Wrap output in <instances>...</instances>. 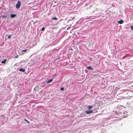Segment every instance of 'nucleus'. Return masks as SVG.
<instances>
[{
	"label": "nucleus",
	"instance_id": "obj_1",
	"mask_svg": "<svg viewBox=\"0 0 133 133\" xmlns=\"http://www.w3.org/2000/svg\"><path fill=\"white\" fill-rule=\"evenodd\" d=\"M21 4V3L20 1H18V2L16 4V8L18 9L19 8L20 6V5Z\"/></svg>",
	"mask_w": 133,
	"mask_h": 133
},
{
	"label": "nucleus",
	"instance_id": "obj_2",
	"mask_svg": "<svg viewBox=\"0 0 133 133\" xmlns=\"http://www.w3.org/2000/svg\"><path fill=\"white\" fill-rule=\"evenodd\" d=\"M85 112L87 114H88L90 113H92L93 112L92 110H89L88 111H85Z\"/></svg>",
	"mask_w": 133,
	"mask_h": 133
},
{
	"label": "nucleus",
	"instance_id": "obj_3",
	"mask_svg": "<svg viewBox=\"0 0 133 133\" xmlns=\"http://www.w3.org/2000/svg\"><path fill=\"white\" fill-rule=\"evenodd\" d=\"M124 22L121 19L120 20V21H118V23L119 24H122Z\"/></svg>",
	"mask_w": 133,
	"mask_h": 133
},
{
	"label": "nucleus",
	"instance_id": "obj_4",
	"mask_svg": "<svg viewBox=\"0 0 133 133\" xmlns=\"http://www.w3.org/2000/svg\"><path fill=\"white\" fill-rule=\"evenodd\" d=\"M19 71H20L24 72L25 71V70L24 69H23L22 68H20Z\"/></svg>",
	"mask_w": 133,
	"mask_h": 133
},
{
	"label": "nucleus",
	"instance_id": "obj_5",
	"mask_svg": "<svg viewBox=\"0 0 133 133\" xmlns=\"http://www.w3.org/2000/svg\"><path fill=\"white\" fill-rule=\"evenodd\" d=\"M7 60L6 59H5L3 60L1 62V63H5V62H6V61Z\"/></svg>",
	"mask_w": 133,
	"mask_h": 133
},
{
	"label": "nucleus",
	"instance_id": "obj_6",
	"mask_svg": "<svg viewBox=\"0 0 133 133\" xmlns=\"http://www.w3.org/2000/svg\"><path fill=\"white\" fill-rule=\"evenodd\" d=\"M93 107V106H88L87 107L90 110V109H91Z\"/></svg>",
	"mask_w": 133,
	"mask_h": 133
},
{
	"label": "nucleus",
	"instance_id": "obj_7",
	"mask_svg": "<svg viewBox=\"0 0 133 133\" xmlns=\"http://www.w3.org/2000/svg\"><path fill=\"white\" fill-rule=\"evenodd\" d=\"M16 16V15L15 14H11L10 15V17L11 18H14Z\"/></svg>",
	"mask_w": 133,
	"mask_h": 133
},
{
	"label": "nucleus",
	"instance_id": "obj_8",
	"mask_svg": "<svg viewBox=\"0 0 133 133\" xmlns=\"http://www.w3.org/2000/svg\"><path fill=\"white\" fill-rule=\"evenodd\" d=\"M53 79H51L49 80H48V81H47V83H48L51 82L53 81Z\"/></svg>",
	"mask_w": 133,
	"mask_h": 133
},
{
	"label": "nucleus",
	"instance_id": "obj_9",
	"mask_svg": "<svg viewBox=\"0 0 133 133\" xmlns=\"http://www.w3.org/2000/svg\"><path fill=\"white\" fill-rule=\"evenodd\" d=\"M87 69H91L92 70L93 69L91 68V66H89L87 68Z\"/></svg>",
	"mask_w": 133,
	"mask_h": 133
},
{
	"label": "nucleus",
	"instance_id": "obj_10",
	"mask_svg": "<svg viewBox=\"0 0 133 133\" xmlns=\"http://www.w3.org/2000/svg\"><path fill=\"white\" fill-rule=\"evenodd\" d=\"M2 17L3 19H4L6 17V16L5 15H2Z\"/></svg>",
	"mask_w": 133,
	"mask_h": 133
},
{
	"label": "nucleus",
	"instance_id": "obj_11",
	"mask_svg": "<svg viewBox=\"0 0 133 133\" xmlns=\"http://www.w3.org/2000/svg\"><path fill=\"white\" fill-rule=\"evenodd\" d=\"M11 38V36L10 35H9L8 36V38L9 39H10Z\"/></svg>",
	"mask_w": 133,
	"mask_h": 133
},
{
	"label": "nucleus",
	"instance_id": "obj_12",
	"mask_svg": "<svg viewBox=\"0 0 133 133\" xmlns=\"http://www.w3.org/2000/svg\"><path fill=\"white\" fill-rule=\"evenodd\" d=\"M26 51H27V50L26 49H25V50H22V52H26Z\"/></svg>",
	"mask_w": 133,
	"mask_h": 133
},
{
	"label": "nucleus",
	"instance_id": "obj_13",
	"mask_svg": "<svg viewBox=\"0 0 133 133\" xmlns=\"http://www.w3.org/2000/svg\"><path fill=\"white\" fill-rule=\"evenodd\" d=\"M52 20H57V18L56 17H54L52 19Z\"/></svg>",
	"mask_w": 133,
	"mask_h": 133
},
{
	"label": "nucleus",
	"instance_id": "obj_14",
	"mask_svg": "<svg viewBox=\"0 0 133 133\" xmlns=\"http://www.w3.org/2000/svg\"><path fill=\"white\" fill-rule=\"evenodd\" d=\"M64 88H61L60 89L61 90H62V91H63V90H64Z\"/></svg>",
	"mask_w": 133,
	"mask_h": 133
},
{
	"label": "nucleus",
	"instance_id": "obj_15",
	"mask_svg": "<svg viewBox=\"0 0 133 133\" xmlns=\"http://www.w3.org/2000/svg\"><path fill=\"white\" fill-rule=\"evenodd\" d=\"M44 29H45V28H44V27H43V28H42V29H41V30H42V31H43V30H44Z\"/></svg>",
	"mask_w": 133,
	"mask_h": 133
},
{
	"label": "nucleus",
	"instance_id": "obj_16",
	"mask_svg": "<svg viewBox=\"0 0 133 133\" xmlns=\"http://www.w3.org/2000/svg\"><path fill=\"white\" fill-rule=\"evenodd\" d=\"M24 120L25 121H26L28 123H29V122L27 120H26L25 119H24Z\"/></svg>",
	"mask_w": 133,
	"mask_h": 133
},
{
	"label": "nucleus",
	"instance_id": "obj_17",
	"mask_svg": "<svg viewBox=\"0 0 133 133\" xmlns=\"http://www.w3.org/2000/svg\"><path fill=\"white\" fill-rule=\"evenodd\" d=\"M131 30H133V26H132L131 27Z\"/></svg>",
	"mask_w": 133,
	"mask_h": 133
},
{
	"label": "nucleus",
	"instance_id": "obj_18",
	"mask_svg": "<svg viewBox=\"0 0 133 133\" xmlns=\"http://www.w3.org/2000/svg\"><path fill=\"white\" fill-rule=\"evenodd\" d=\"M18 57V55H17V56L15 57V58H17Z\"/></svg>",
	"mask_w": 133,
	"mask_h": 133
},
{
	"label": "nucleus",
	"instance_id": "obj_19",
	"mask_svg": "<svg viewBox=\"0 0 133 133\" xmlns=\"http://www.w3.org/2000/svg\"><path fill=\"white\" fill-rule=\"evenodd\" d=\"M126 57V56H124V57L123 58H125Z\"/></svg>",
	"mask_w": 133,
	"mask_h": 133
},
{
	"label": "nucleus",
	"instance_id": "obj_20",
	"mask_svg": "<svg viewBox=\"0 0 133 133\" xmlns=\"http://www.w3.org/2000/svg\"><path fill=\"white\" fill-rule=\"evenodd\" d=\"M70 27H68V28H67V29H69V28H70Z\"/></svg>",
	"mask_w": 133,
	"mask_h": 133
},
{
	"label": "nucleus",
	"instance_id": "obj_21",
	"mask_svg": "<svg viewBox=\"0 0 133 133\" xmlns=\"http://www.w3.org/2000/svg\"><path fill=\"white\" fill-rule=\"evenodd\" d=\"M13 1H16V0H12Z\"/></svg>",
	"mask_w": 133,
	"mask_h": 133
},
{
	"label": "nucleus",
	"instance_id": "obj_22",
	"mask_svg": "<svg viewBox=\"0 0 133 133\" xmlns=\"http://www.w3.org/2000/svg\"><path fill=\"white\" fill-rule=\"evenodd\" d=\"M71 50H72V49H71Z\"/></svg>",
	"mask_w": 133,
	"mask_h": 133
}]
</instances>
